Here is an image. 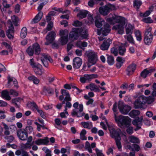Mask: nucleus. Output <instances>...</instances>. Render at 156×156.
I'll list each match as a JSON object with an SVG mask.
<instances>
[{"instance_id": "20", "label": "nucleus", "mask_w": 156, "mask_h": 156, "mask_svg": "<svg viewBox=\"0 0 156 156\" xmlns=\"http://www.w3.org/2000/svg\"><path fill=\"white\" fill-rule=\"evenodd\" d=\"M88 13V11L86 10H82L80 11L79 13L77 14V16L79 19H82L86 17Z\"/></svg>"}, {"instance_id": "32", "label": "nucleus", "mask_w": 156, "mask_h": 156, "mask_svg": "<svg viewBox=\"0 0 156 156\" xmlns=\"http://www.w3.org/2000/svg\"><path fill=\"white\" fill-rule=\"evenodd\" d=\"M107 62L110 65H112L114 63V58L111 55H108L107 58Z\"/></svg>"}, {"instance_id": "55", "label": "nucleus", "mask_w": 156, "mask_h": 156, "mask_svg": "<svg viewBox=\"0 0 156 156\" xmlns=\"http://www.w3.org/2000/svg\"><path fill=\"white\" fill-rule=\"evenodd\" d=\"M61 93L62 94H63V96H68L69 95V92L66 90L62 89L61 90Z\"/></svg>"}, {"instance_id": "33", "label": "nucleus", "mask_w": 156, "mask_h": 156, "mask_svg": "<svg viewBox=\"0 0 156 156\" xmlns=\"http://www.w3.org/2000/svg\"><path fill=\"white\" fill-rule=\"evenodd\" d=\"M43 90L44 91H47L49 94H54V90L50 87H44L43 88Z\"/></svg>"}, {"instance_id": "10", "label": "nucleus", "mask_w": 156, "mask_h": 156, "mask_svg": "<svg viewBox=\"0 0 156 156\" xmlns=\"http://www.w3.org/2000/svg\"><path fill=\"white\" fill-rule=\"evenodd\" d=\"M118 108L120 112L124 115L128 114L131 109L130 106L126 105L122 102H120L119 104Z\"/></svg>"}, {"instance_id": "14", "label": "nucleus", "mask_w": 156, "mask_h": 156, "mask_svg": "<svg viewBox=\"0 0 156 156\" xmlns=\"http://www.w3.org/2000/svg\"><path fill=\"white\" fill-rule=\"evenodd\" d=\"M155 69H151L147 70V69H144L140 73V76L144 78H146L148 75H150L151 73L155 71Z\"/></svg>"}, {"instance_id": "41", "label": "nucleus", "mask_w": 156, "mask_h": 156, "mask_svg": "<svg viewBox=\"0 0 156 156\" xmlns=\"http://www.w3.org/2000/svg\"><path fill=\"white\" fill-rule=\"evenodd\" d=\"M10 22L11 23V25L10 27H9V29L8 30H7L6 33H9V34H13L14 33V28L12 24L11 21L9 20Z\"/></svg>"}, {"instance_id": "24", "label": "nucleus", "mask_w": 156, "mask_h": 156, "mask_svg": "<svg viewBox=\"0 0 156 156\" xmlns=\"http://www.w3.org/2000/svg\"><path fill=\"white\" fill-rule=\"evenodd\" d=\"M129 139V141L132 143L139 144L140 142L139 139L133 136H130Z\"/></svg>"}, {"instance_id": "57", "label": "nucleus", "mask_w": 156, "mask_h": 156, "mask_svg": "<svg viewBox=\"0 0 156 156\" xmlns=\"http://www.w3.org/2000/svg\"><path fill=\"white\" fill-rule=\"evenodd\" d=\"M82 25V23L78 20L75 21L73 25L75 26H81Z\"/></svg>"}, {"instance_id": "12", "label": "nucleus", "mask_w": 156, "mask_h": 156, "mask_svg": "<svg viewBox=\"0 0 156 156\" xmlns=\"http://www.w3.org/2000/svg\"><path fill=\"white\" fill-rule=\"evenodd\" d=\"M17 135L19 138L22 140H26L28 137L27 133L24 129H19L17 131Z\"/></svg>"}, {"instance_id": "16", "label": "nucleus", "mask_w": 156, "mask_h": 156, "mask_svg": "<svg viewBox=\"0 0 156 156\" xmlns=\"http://www.w3.org/2000/svg\"><path fill=\"white\" fill-rule=\"evenodd\" d=\"M82 63V60L80 57H75L73 60V67L76 69H78L81 66Z\"/></svg>"}, {"instance_id": "39", "label": "nucleus", "mask_w": 156, "mask_h": 156, "mask_svg": "<svg viewBox=\"0 0 156 156\" xmlns=\"http://www.w3.org/2000/svg\"><path fill=\"white\" fill-rule=\"evenodd\" d=\"M131 34H129V35H125L124 36V37L129 42L133 44L134 43V41Z\"/></svg>"}, {"instance_id": "38", "label": "nucleus", "mask_w": 156, "mask_h": 156, "mask_svg": "<svg viewBox=\"0 0 156 156\" xmlns=\"http://www.w3.org/2000/svg\"><path fill=\"white\" fill-rule=\"evenodd\" d=\"M28 79L30 80L33 81L34 83L36 84L38 83L39 82V79L34 76L29 77Z\"/></svg>"}, {"instance_id": "19", "label": "nucleus", "mask_w": 156, "mask_h": 156, "mask_svg": "<svg viewBox=\"0 0 156 156\" xmlns=\"http://www.w3.org/2000/svg\"><path fill=\"white\" fill-rule=\"evenodd\" d=\"M136 65L134 64H132L128 66L126 69L127 75L129 76L133 74L136 69Z\"/></svg>"}, {"instance_id": "48", "label": "nucleus", "mask_w": 156, "mask_h": 156, "mask_svg": "<svg viewBox=\"0 0 156 156\" xmlns=\"http://www.w3.org/2000/svg\"><path fill=\"white\" fill-rule=\"evenodd\" d=\"M151 13V12L149 10L146 11L145 13H141L140 14V16L142 17H146L149 16Z\"/></svg>"}, {"instance_id": "53", "label": "nucleus", "mask_w": 156, "mask_h": 156, "mask_svg": "<svg viewBox=\"0 0 156 156\" xmlns=\"http://www.w3.org/2000/svg\"><path fill=\"white\" fill-rule=\"evenodd\" d=\"M41 60L44 66L46 67H47L48 66V64L47 60L46 59H43L41 58Z\"/></svg>"}, {"instance_id": "18", "label": "nucleus", "mask_w": 156, "mask_h": 156, "mask_svg": "<svg viewBox=\"0 0 156 156\" xmlns=\"http://www.w3.org/2000/svg\"><path fill=\"white\" fill-rule=\"evenodd\" d=\"M56 34L54 31H52L50 32L46 36L45 39L50 43H52L55 40L56 36Z\"/></svg>"}, {"instance_id": "31", "label": "nucleus", "mask_w": 156, "mask_h": 156, "mask_svg": "<svg viewBox=\"0 0 156 156\" xmlns=\"http://www.w3.org/2000/svg\"><path fill=\"white\" fill-rule=\"evenodd\" d=\"M133 3L134 7L137 9H139L140 6L142 4V2L138 0H134Z\"/></svg>"}, {"instance_id": "26", "label": "nucleus", "mask_w": 156, "mask_h": 156, "mask_svg": "<svg viewBox=\"0 0 156 156\" xmlns=\"http://www.w3.org/2000/svg\"><path fill=\"white\" fill-rule=\"evenodd\" d=\"M37 16H39L40 17L37 19V16H35L32 20V23H37L41 19L43 16V12H40L38 13Z\"/></svg>"}, {"instance_id": "61", "label": "nucleus", "mask_w": 156, "mask_h": 156, "mask_svg": "<svg viewBox=\"0 0 156 156\" xmlns=\"http://www.w3.org/2000/svg\"><path fill=\"white\" fill-rule=\"evenodd\" d=\"M20 10V6L18 4H16L15 7V12L16 13H19Z\"/></svg>"}, {"instance_id": "60", "label": "nucleus", "mask_w": 156, "mask_h": 156, "mask_svg": "<svg viewBox=\"0 0 156 156\" xmlns=\"http://www.w3.org/2000/svg\"><path fill=\"white\" fill-rule=\"evenodd\" d=\"M26 129L28 132H29V133H31L33 131V127L30 126H27L26 127Z\"/></svg>"}, {"instance_id": "58", "label": "nucleus", "mask_w": 156, "mask_h": 156, "mask_svg": "<svg viewBox=\"0 0 156 156\" xmlns=\"http://www.w3.org/2000/svg\"><path fill=\"white\" fill-rule=\"evenodd\" d=\"M133 147H134L135 151H139L140 150V147L139 145L137 144H134L133 145Z\"/></svg>"}, {"instance_id": "22", "label": "nucleus", "mask_w": 156, "mask_h": 156, "mask_svg": "<svg viewBox=\"0 0 156 156\" xmlns=\"http://www.w3.org/2000/svg\"><path fill=\"white\" fill-rule=\"evenodd\" d=\"M126 33L127 34H131L133 33V30L134 27L130 24H126L125 27Z\"/></svg>"}, {"instance_id": "4", "label": "nucleus", "mask_w": 156, "mask_h": 156, "mask_svg": "<svg viewBox=\"0 0 156 156\" xmlns=\"http://www.w3.org/2000/svg\"><path fill=\"white\" fill-rule=\"evenodd\" d=\"M34 51L36 55H38L40 53L41 48L39 45L37 43H34L32 46H29L26 50L27 53L30 56H32Z\"/></svg>"}, {"instance_id": "64", "label": "nucleus", "mask_w": 156, "mask_h": 156, "mask_svg": "<svg viewBox=\"0 0 156 156\" xmlns=\"http://www.w3.org/2000/svg\"><path fill=\"white\" fill-rule=\"evenodd\" d=\"M81 124L85 128H87L89 126V123L87 122H82Z\"/></svg>"}, {"instance_id": "13", "label": "nucleus", "mask_w": 156, "mask_h": 156, "mask_svg": "<svg viewBox=\"0 0 156 156\" xmlns=\"http://www.w3.org/2000/svg\"><path fill=\"white\" fill-rule=\"evenodd\" d=\"M95 25L98 28H100L103 24H105V21L99 15H97L95 17Z\"/></svg>"}, {"instance_id": "9", "label": "nucleus", "mask_w": 156, "mask_h": 156, "mask_svg": "<svg viewBox=\"0 0 156 156\" xmlns=\"http://www.w3.org/2000/svg\"><path fill=\"white\" fill-rule=\"evenodd\" d=\"M110 30L109 25L106 23L104 25L103 27H101L100 30L98 29L97 34L100 35L101 34L103 36H106Z\"/></svg>"}, {"instance_id": "56", "label": "nucleus", "mask_w": 156, "mask_h": 156, "mask_svg": "<svg viewBox=\"0 0 156 156\" xmlns=\"http://www.w3.org/2000/svg\"><path fill=\"white\" fill-rule=\"evenodd\" d=\"M42 144L47 145L49 142L48 138L47 137H45L44 139H41Z\"/></svg>"}, {"instance_id": "44", "label": "nucleus", "mask_w": 156, "mask_h": 156, "mask_svg": "<svg viewBox=\"0 0 156 156\" xmlns=\"http://www.w3.org/2000/svg\"><path fill=\"white\" fill-rule=\"evenodd\" d=\"M87 43L85 41L83 42L80 44V42H77L76 43L77 45L80 48H82L81 46L83 47H86L87 46Z\"/></svg>"}, {"instance_id": "3", "label": "nucleus", "mask_w": 156, "mask_h": 156, "mask_svg": "<svg viewBox=\"0 0 156 156\" xmlns=\"http://www.w3.org/2000/svg\"><path fill=\"white\" fill-rule=\"evenodd\" d=\"M115 121L118 126L121 128H122L124 126L128 127L131 123V119L128 116H124L120 115L117 116L115 115Z\"/></svg>"}, {"instance_id": "42", "label": "nucleus", "mask_w": 156, "mask_h": 156, "mask_svg": "<svg viewBox=\"0 0 156 156\" xmlns=\"http://www.w3.org/2000/svg\"><path fill=\"white\" fill-rule=\"evenodd\" d=\"M121 138H118L117 140H115V143L117 146V147L119 150L121 149L122 148V145L120 142Z\"/></svg>"}, {"instance_id": "36", "label": "nucleus", "mask_w": 156, "mask_h": 156, "mask_svg": "<svg viewBox=\"0 0 156 156\" xmlns=\"http://www.w3.org/2000/svg\"><path fill=\"white\" fill-rule=\"evenodd\" d=\"M30 64L32 68H36L41 65L37 63L34 61L33 58L31 59L30 61Z\"/></svg>"}, {"instance_id": "25", "label": "nucleus", "mask_w": 156, "mask_h": 156, "mask_svg": "<svg viewBox=\"0 0 156 156\" xmlns=\"http://www.w3.org/2000/svg\"><path fill=\"white\" fill-rule=\"evenodd\" d=\"M90 89L91 91L95 92H100V90L98 87L94 83L90 84Z\"/></svg>"}, {"instance_id": "50", "label": "nucleus", "mask_w": 156, "mask_h": 156, "mask_svg": "<svg viewBox=\"0 0 156 156\" xmlns=\"http://www.w3.org/2000/svg\"><path fill=\"white\" fill-rule=\"evenodd\" d=\"M9 92L11 95H12L13 96H17L18 95V93L16 91L12 89L10 90Z\"/></svg>"}, {"instance_id": "2", "label": "nucleus", "mask_w": 156, "mask_h": 156, "mask_svg": "<svg viewBox=\"0 0 156 156\" xmlns=\"http://www.w3.org/2000/svg\"><path fill=\"white\" fill-rule=\"evenodd\" d=\"M149 101L151 103L154 101V98L152 97L147 98L142 95L139 97L134 102V107L136 109L142 108L147 101Z\"/></svg>"}, {"instance_id": "47", "label": "nucleus", "mask_w": 156, "mask_h": 156, "mask_svg": "<svg viewBox=\"0 0 156 156\" xmlns=\"http://www.w3.org/2000/svg\"><path fill=\"white\" fill-rule=\"evenodd\" d=\"M111 53L113 54L115 56H116L118 55V50L116 48L114 47L112 48H111Z\"/></svg>"}, {"instance_id": "8", "label": "nucleus", "mask_w": 156, "mask_h": 156, "mask_svg": "<svg viewBox=\"0 0 156 156\" xmlns=\"http://www.w3.org/2000/svg\"><path fill=\"white\" fill-rule=\"evenodd\" d=\"M87 56L88 58V62L91 63L92 65H94L97 60L96 54L94 51H89L87 52Z\"/></svg>"}, {"instance_id": "62", "label": "nucleus", "mask_w": 156, "mask_h": 156, "mask_svg": "<svg viewBox=\"0 0 156 156\" xmlns=\"http://www.w3.org/2000/svg\"><path fill=\"white\" fill-rule=\"evenodd\" d=\"M7 102L2 100H0V107H5L7 105Z\"/></svg>"}, {"instance_id": "7", "label": "nucleus", "mask_w": 156, "mask_h": 156, "mask_svg": "<svg viewBox=\"0 0 156 156\" xmlns=\"http://www.w3.org/2000/svg\"><path fill=\"white\" fill-rule=\"evenodd\" d=\"M113 6L111 4H108L105 6L101 7L99 8L100 13L103 16L107 15L111 11Z\"/></svg>"}, {"instance_id": "40", "label": "nucleus", "mask_w": 156, "mask_h": 156, "mask_svg": "<svg viewBox=\"0 0 156 156\" xmlns=\"http://www.w3.org/2000/svg\"><path fill=\"white\" fill-rule=\"evenodd\" d=\"M12 19L14 25L16 26H18V22L19 21L18 18L15 16H13L12 17Z\"/></svg>"}, {"instance_id": "17", "label": "nucleus", "mask_w": 156, "mask_h": 156, "mask_svg": "<svg viewBox=\"0 0 156 156\" xmlns=\"http://www.w3.org/2000/svg\"><path fill=\"white\" fill-rule=\"evenodd\" d=\"M111 43L112 41L111 40L109 39H108L106 40H105L101 45V49L102 50H108L110 44Z\"/></svg>"}, {"instance_id": "11", "label": "nucleus", "mask_w": 156, "mask_h": 156, "mask_svg": "<svg viewBox=\"0 0 156 156\" xmlns=\"http://www.w3.org/2000/svg\"><path fill=\"white\" fill-rule=\"evenodd\" d=\"M73 30L70 32L69 37L70 38L74 40H76L80 36V34L83 30L81 28H79L73 29Z\"/></svg>"}, {"instance_id": "43", "label": "nucleus", "mask_w": 156, "mask_h": 156, "mask_svg": "<svg viewBox=\"0 0 156 156\" xmlns=\"http://www.w3.org/2000/svg\"><path fill=\"white\" fill-rule=\"evenodd\" d=\"M83 30L81 32L80 34V35H81V37L83 38L87 39L88 37V34L86 30L85 31V32H83Z\"/></svg>"}, {"instance_id": "63", "label": "nucleus", "mask_w": 156, "mask_h": 156, "mask_svg": "<svg viewBox=\"0 0 156 156\" xmlns=\"http://www.w3.org/2000/svg\"><path fill=\"white\" fill-rule=\"evenodd\" d=\"M95 3V2H94V0H90L89 1L88 4L90 7H92L94 6Z\"/></svg>"}, {"instance_id": "34", "label": "nucleus", "mask_w": 156, "mask_h": 156, "mask_svg": "<svg viewBox=\"0 0 156 156\" xmlns=\"http://www.w3.org/2000/svg\"><path fill=\"white\" fill-rule=\"evenodd\" d=\"M86 133V131L85 129H83L80 134V139L82 140H86L87 139V137L85 136Z\"/></svg>"}, {"instance_id": "35", "label": "nucleus", "mask_w": 156, "mask_h": 156, "mask_svg": "<svg viewBox=\"0 0 156 156\" xmlns=\"http://www.w3.org/2000/svg\"><path fill=\"white\" fill-rule=\"evenodd\" d=\"M27 106L29 108H31V107H33L36 110L38 108V107L35 103L33 101L32 102H29L27 104Z\"/></svg>"}, {"instance_id": "27", "label": "nucleus", "mask_w": 156, "mask_h": 156, "mask_svg": "<svg viewBox=\"0 0 156 156\" xmlns=\"http://www.w3.org/2000/svg\"><path fill=\"white\" fill-rule=\"evenodd\" d=\"M140 112L138 110H134L132 111L129 113V115L133 118H135L136 116L139 115Z\"/></svg>"}, {"instance_id": "52", "label": "nucleus", "mask_w": 156, "mask_h": 156, "mask_svg": "<svg viewBox=\"0 0 156 156\" xmlns=\"http://www.w3.org/2000/svg\"><path fill=\"white\" fill-rule=\"evenodd\" d=\"M84 76L87 82L90 81L92 79L90 75L85 74L84 75Z\"/></svg>"}, {"instance_id": "45", "label": "nucleus", "mask_w": 156, "mask_h": 156, "mask_svg": "<svg viewBox=\"0 0 156 156\" xmlns=\"http://www.w3.org/2000/svg\"><path fill=\"white\" fill-rule=\"evenodd\" d=\"M53 27V23L51 22H50L48 23L46 29L48 31H50L51 30L52 27Z\"/></svg>"}, {"instance_id": "29", "label": "nucleus", "mask_w": 156, "mask_h": 156, "mask_svg": "<svg viewBox=\"0 0 156 156\" xmlns=\"http://www.w3.org/2000/svg\"><path fill=\"white\" fill-rule=\"evenodd\" d=\"M27 29L26 27H23L21 29L20 33V37L22 38H24L27 33Z\"/></svg>"}, {"instance_id": "51", "label": "nucleus", "mask_w": 156, "mask_h": 156, "mask_svg": "<svg viewBox=\"0 0 156 156\" xmlns=\"http://www.w3.org/2000/svg\"><path fill=\"white\" fill-rule=\"evenodd\" d=\"M37 112L40 114L41 116L43 118V119H45L46 116L45 114V113H44L42 110H39L38 108V109H37Z\"/></svg>"}, {"instance_id": "6", "label": "nucleus", "mask_w": 156, "mask_h": 156, "mask_svg": "<svg viewBox=\"0 0 156 156\" xmlns=\"http://www.w3.org/2000/svg\"><path fill=\"white\" fill-rule=\"evenodd\" d=\"M68 32L67 30H61L60 31L59 34L61 37L59 40L61 43L62 45L66 44L68 42Z\"/></svg>"}, {"instance_id": "59", "label": "nucleus", "mask_w": 156, "mask_h": 156, "mask_svg": "<svg viewBox=\"0 0 156 156\" xmlns=\"http://www.w3.org/2000/svg\"><path fill=\"white\" fill-rule=\"evenodd\" d=\"M96 151L97 156H104L101 151H100L98 149H96Z\"/></svg>"}, {"instance_id": "28", "label": "nucleus", "mask_w": 156, "mask_h": 156, "mask_svg": "<svg viewBox=\"0 0 156 156\" xmlns=\"http://www.w3.org/2000/svg\"><path fill=\"white\" fill-rule=\"evenodd\" d=\"M41 68L42 66L41 65H39L38 67L35 68L34 69V71L36 74L41 76L42 74V72L41 69Z\"/></svg>"}, {"instance_id": "46", "label": "nucleus", "mask_w": 156, "mask_h": 156, "mask_svg": "<svg viewBox=\"0 0 156 156\" xmlns=\"http://www.w3.org/2000/svg\"><path fill=\"white\" fill-rule=\"evenodd\" d=\"M142 21L147 23H151L153 22V20L150 17L144 18L142 20Z\"/></svg>"}, {"instance_id": "30", "label": "nucleus", "mask_w": 156, "mask_h": 156, "mask_svg": "<svg viewBox=\"0 0 156 156\" xmlns=\"http://www.w3.org/2000/svg\"><path fill=\"white\" fill-rule=\"evenodd\" d=\"M126 48L124 46H120L119 47V54L121 55H123L126 52Z\"/></svg>"}, {"instance_id": "23", "label": "nucleus", "mask_w": 156, "mask_h": 156, "mask_svg": "<svg viewBox=\"0 0 156 156\" xmlns=\"http://www.w3.org/2000/svg\"><path fill=\"white\" fill-rule=\"evenodd\" d=\"M142 120L143 118L142 117H137L135 119L133 120L132 124L133 125H139L141 126Z\"/></svg>"}, {"instance_id": "37", "label": "nucleus", "mask_w": 156, "mask_h": 156, "mask_svg": "<svg viewBox=\"0 0 156 156\" xmlns=\"http://www.w3.org/2000/svg\"><path fill=\"white\" fill-rule=\"evenodd\" d=\"M135 33L137 40L139 41H140L142 40V37L140 32L138 30L136 31Z\"/></svg>"}, {"instance_id": "49", "label": "nucleus", "mask_w": 156, "mask_h": 156, "mask_svg": "<svg viewBox=\"0 0 156 156\" xmlns=\"http://www.w3.org/2000/svg\"><path fill=\"white\" fill-rule=\"evenodd\" d=\"M4 138L5 139L7 140L8 142H12L14 139V137L12 135L5 136Z\"/></svg>"}, {"instance_id": "1", "label": "nucleus", "mask_w": 156, "mask_h": 156, "mask_svg": "<svg viewBox=\"0 0 156 156\" xmlns=\"http://www.w3.org/2000/svg\"><path fill=\"white\" fill-rule=\"evenodd\" d=\"M106 20L110 24H114L116 23H119L113 26L112 29L118 30L119 34H122L123 33L124 27L125 24L124 18L111 13Z\"/></svg>"}, {"instance_id": "21", "label": "nucleus", "mask_w": 156, "mask_h": 156, "mask_svg": "<svg viewBox=\"0 0 156 156\" xmlns=\"http://www.w3.org/2000/svg\"><path fill=\"white\" fill-rule=\"evenodd\" d=\"M9 92L7 90H3L1 93L2 97L6 100H10L11 99V98L9 95Z\"/></svg>"}, {"instance_id": "15", "label": "nucleus", "mask_w": 156, "mask_h": 156, "mask_svg": "<svg viewBox=\"0 0 156 156\" xmlns=\"http://www.w3.org/2000/svg\"><path fill=\"white\" fill-rule=\"evenodd\" d=\"M110 132L112 137L114 138L115 140H117L119 137L121 138L120 135L121 131L120 129L116 130L114 129H112L110 130Z\"/></svg>"}, {"instance_id": "54", "label": "nucleus", "mask_w": 156, "mask_h": 156, "mask_svg": "<svg viewBox=\"0 0 156 156\" xmlns=\"http://www.w3.org/2000/svg\"><path fill=\"white\" fill-rule=\"evenodd\" d=\"M8 87H10V84L11 82L13 81L14 80L13 77H11L10 76H9L8 77Z\"/></svg>"}, {"instance_id": "5", "label": "nucleus", "mask_w": 156, "mask_h": 156, "mask_svg": "<svg viewBox=\"0 0 156 156\" xmlns=\"http://www.w3.org/2000/svg\"><path fill=\"white\" fill-rule=\"evenodd\" d=\"M152 30L151 27L147 28L145 31L144 34V42L146 44L149 45L151 43L153 39V35L151 31Z\"/></svg>"}]
</instances>
